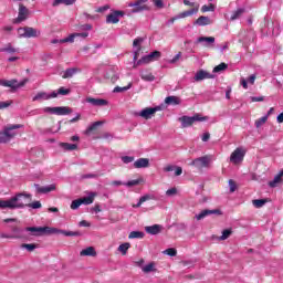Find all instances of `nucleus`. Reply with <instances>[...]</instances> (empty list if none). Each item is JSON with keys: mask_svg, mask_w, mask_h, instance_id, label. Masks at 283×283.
<instances>
[{"mask_svg": "<svg viewBox=\"0 0 283 283\" xmlns=\"http://www.w3.org/2000/svg\"><path fill=\"white\" fill-rule=\"evenodd\" d=\"M76 0H54L52 6L53 8H57V6H74Z\"/></svg>", "mask_w": 283, "mask_h": 283, "instance_id": "obj_29", "label": "nucleus"}, {"mask_svg": "<svg viewBox=\"0 0 283 283\" xmlns=\"http://www.w3.org/2000/svg\"><path fill=\"white\" fill-rule=\"evenodd\" d=\"M153 3L158 8V10H163V8H165V2L163 0H153Z\"/></svg>", "mask_w": 283, "mask_h": 283, "instance_id": "obj_58", "label": "nucleus"}, {"mask_svg": "<svg viewBox=\"0 0 283 283\" xmlns=\"http://www.w3.org/2000/svg\"><path fill=\"white\" fill-rule=\"evenodd\" d=\"M38 193H50L51 191H56V185L52 184L49 186L41 187L39 184H34Z\"/></svg>", "mask_w": 283, "mask_h": 283, "instance_id": "obj_19", "label": "nucleus"}, {"mask_svg": "<svg viewBox=\"0 0 283 283\" xmlns=\"http://www.w3.org/2000/svg\"><path fill=\"white\" fill-rule=\"evenodd\" d=\"M125 187H136L137 185H140V180L134 179L129 180L127 182H124Z\"/></svg>", "mask_w": 283, "mask_h": 283, "instance_id": "obj_53", "label": "nucleus"}, {"mask_svg": "<svg viewBox=\"0 0 283 283\" xmlns=\"http://www.w3.org/2000/svg\"><path fill=\"white\" fill-rule=\"evenodd\" d=\"M196 43H201L203 48H211L216 43V38L213 36H199L196 40Z\"/></svg>", "mask_w": 283, "mask_h": 283, "instance_id": "obj_16", "label": "nucleus"}, {"mask_svg": "<svg viewBox=\"0 0 283 283\" xmlns=\"http://www.w3.org/2000/svg\"><path fill=\"white\" fill-rule=\"evenodd\" d=\"M244 156H247V150H244L242 147H238L234 149V151L230 156V163L233 165H238L244 160Z\"/></svg>", "mask_w": 283, "mask_h": 283, "instance_id": "obj_9", "label": "nucleus"}, {"mask_svg": "<svg viewBox=\"0 0 283 283\" xmlns=\"http://www.w3.org/2000/svg\"><path fill=\"white\" fill-rule=\"evenodd\" d=\"M252 205L255 209H262V207L266 205V199H254Z\"/></svg>", "mask_w": 283, "mask_h": 283, "instance_id": "obj_41", "label": "nucleus"}, {"mask_svg": "<svg viewBox=\"0 0 283 283\" xmlns=\"http://www.w3.org/2000/svg\"><path fill=\"white\" fill-rule=\"evenodd\" d=\"M23 128L21 124H9L4 126L3 130L0 133V145L10 143L14 136H17V129Z\"/></svg>", "mask_w": 283, "mask_h": 283, "instance_id": "obj_2", "label": "nucleus"}, {"mask_svg": "<svg viewBox=\"0 0 283 283\" xmlns=\"http://www.w3.org/2000/svg\"><path fill=\"white\" fill-rule=\"evenodd\" d=\"M24 231H29L31 235H45V233L50 235L52 233H56L59 229L50 227H27Z\"/></svg>", "mask_w": 283, "mask_h": 283, "instance_id": "obj_5", "label": "nucleus"}, {"mask_svg": "<svg viewBox=\"0 0 283 283\" xmlns=\"http://www.w3.org/2000/svg\"><path fill=\"white\" fill-rule=\"evenodd\" d=\"M0 52H4V54H10L11 56H14V54H19V49L14 48L12 43H8L4 48L0 49Z\"/></svg>", "mask_w": 283, "mask_h": 283, "instance_id": "obj_22", "label": "nucleus"}, {"mask_svg": "<svg viewBox=\"0 0 283 283\" xmlns=\"http://www.w3.org/2000/svg\"><path fill=\"white\" fill-rule=\"evenodd\" d=\"M166 105H180V97L168 96L165 98Z\"/></svg>", "mask_w": 283, "mask_h": 283, "instance_id": "obj_36", "label": "nucleus"}, {"mask_svg": "<svg viewBox=\"0 0 283 283\" xmlns=\"http://www.w3.org/2000/svg\"><path fill=\"white\" fill-rule=\"evenodd\" d=\"M175 176H182V167L175 166Z\"/></svg>", "mask_w": 283, "mask_h": 283, "instance_id": "obj_64", "label": "nucleus"}, {"mask_svg": "<svg viewBox=\"0 0 283 283\" xmlns=\"http://www.w3.org/2000/svg\"><path fill=\"white\" fill-rule=\"evenodd\" d=\"M129 240H143V238H145V232L142 231H132L128 234Z\"/></svg>", "mask_w": 283, "mask_h": 283, "instance_id": "obj_35", "label": "nucleus"}, {"mask_svg": "<svg viewBox=\"0 0 283 283\" xmlns=\"http://www.w3.org/2000/svg\"><path fill=\"white\" fill-rule=\"evenodd\" d=\"M280 182H282V179L275 176L272 181H269V187H271L272 189H275V187H277Z\"/></svg>", "mask_w": 283, "mask_h": 283, "instance_id": "obj_45", "label": "nucleus"}, {"mask_svg": "<svg viewBox=\"0 0 283 283\" xmlns=\"http://www.w3.org/2000/svg\"><path fill=\"white\" fill-rule=\"evenodd\" d=\"M32 200V195L27 192H20L13 197H11L9 200H4L6 202V209H24V207H28V203Z\"/></svg>", "mask_w": 283, "mask_h": 283, "instance_id": "obj_1", "label": "nucleus"}, {"mask_svg": "<svg viewBox=\"0 0 283 283\" xmlns=\"http://www.w3.org/2000/svg\"><path fill=\"white\" fill-rule=\"evenodd\" d=\"M81 205H83L81 199L73 200L71 203V209L76 210V209H78V207H81Z\"/></svg>", "mask_w": 283, "mask_h": 283, "instance_id": "obj_56", "label": "nucleus"}, {"mask_svg": "<svg viewBox=\"0 0 283 283\" xmlns=\"http://www.w3.org/2000/svg\"><path fill=\"white\" fill-rule=\"evenodd\" d=\"M78 35V33H72L67 38L61 39V43H74V39Z\"/></svg>", "mask_w": 283, "mask_h": 283, "instance_id": "obj_43", "label": "nucleus"}, {"mask_svg": "<svg viewBox=\"0 0 283 283\" xmlns=\"http://www.w3.org/2000/svg\"><path fill=\"white\" fill-rule=\"evenodd\" d=\"M193 25H199V27L211 25V18L207 15H201L193 22Z\"/></svg>", "mask_w": 283, "mask_h": 283, "instance_id": "obj_24", "label": "nucleus"}, {"mask_svg": "<svg viewBox=\"0 0 283 283\" xmlns=\"http://www.w3.org/2000/svg\"><path fill=\"white\" fill-rule=\"evenodd\" d=\"M164 253L166 254V255H169L170 258H176V255H177V251H176V249H174V248H168V249H166L165 251H164Z\"/></svg>", "mask_w": 283, "mask_h": 283, "instance_id": "obj_47", "label": "nucleus"}, {"mask_svg": "<svg viewBox=\"0 0 283 283\" xmlns=\"http://www.w3.org/2000/svg\"><path fill=\"white\" fill-rule=\"evenodd\" d=\"M247 12V9L244 8H239L234 12H232V15L230 17V21H238Z\"/></svg>", "mask_w": 283, "mask_h": 283, "instance_id": "obj_30", "label": "nucleus"}, {"mask_svg": "<svg viewBox=\"0 0 283 283\" xmlns=\"http://www.w3.org/2000/svg\"><path fill=\"white\" fill-rule=\"evenodd\" d=\"M60 147L64 149V151H74L78 149V145L70 143H60Z\"/></svg>", "mask_w": 283, "mask_h": 283, "instance_id": "obj_31", "label": "nucleus"}, {"mask_svg": "<svg viewBox=\"0 0 283 283\" xmlns=\"http://www.w3.org/2000/svg\"><path fill=\"white\" fill-rule=\"evenodd\" d=\"M144 273H153L154 271H156V264L154 262L148 263L147 265L142 268Z\"/></svg>", "mask_w": 283, "mask_h": 283, "instance_id": "obj_40", "label": "nucleus"}, {"mask_svg": "<svg viewBox=\"0 0 283 283\" xmlns=\"http://www.w3.org/2000/svg\"><path fill=\"white\" fill-rule=\"evenodd\" d=\"M178 193V189L176 187L170 188L166 191V196H168V198H171V196H176Z\"/></svg>", "mask_w": 283, "mask_h": 283, "instance_id": "obj_57", "label": "nucleus"}, {"mask_svg": "<svg viewBox=\"0 0 283 283\" xmlns=\"http://www.w3.org/2000/svg\"><path fill=\"white\" fill-rule=\"evenodd\" d=\"M132 82L127 85V86H124V87H120V86H116L113 92L115 94H119V93H123V92H127L128 90H132Z\"/></svg>", "mask_w": 283, "mask_h": 283, "instance_id": "obj_42", "label": "nucleus"}, {"mask_svg": "<svg viewBox=\"0 0 283 283\" xmlns=\"http://www.w3.org/2000/svg\"><path fill=\"white\" fill-rule=\"evenodd\" d=\"M146 233H149V235H158L160 231H163V226L160 224H154V226H148L145 228Z\"/></svg>", "mask_w": 283, "mask_h": 283, "instance_id": "obj_23", "label": "nucleus"}, {"mask_svg": "<svg viewBox=\"0 0 283 283\" xmlns=\"http://www.w3.org/2000/svg\"><path fill=\"white\" fill-rule=\"evenodd\" d=\"M133 166L135 169H146V167H149V160L147 158H139Z\"/></svg>", "mask_w": 283, "mask_h": 283, "instance_id": "obj_25", "label": "nucleus"}, {"mask_svg": "<svg viewBox=\"0 0 283 283\" xmlns=\"http://www.w3.org/2000/svg\"><path fill=\"white\" fill-rule=\"evenodd\" d=\"M8 229L11 230V233L1 232L0 239L2 240H23L25 235L23 234V228H20L17 224L8 226Z\"/></svg>", "mask_w": 283, "mask_h": 283, "instance_id": "obj_3", "label": "nucleus"}, {"mask_svg": "<svg viewBox=\"0 0 283 283\" xmlns=\"http://www.w3.org/2000/svg\"><path fill=\"white\" fill-rule=\"evenodd\" d=\"M27 207H30L31 209H41L42 205H41V201H34L32 203H28Z\"/></svg>", "mask_w": 283, "mask_h": 283, "instance_id": "obj_59", "label": "nucleus"}, {"mask_svg": "<svg viewBox=\"0 0 283 283\" xmlns=\"http://www.w3.org/2000/svg\"><path fill=\"white\" fill-rule=\"evenodd\" d=\"M25 85V82H18L17 80H10L6 81L3 83V87H11V90H19V87H23Z\"/></svg>", "mask_w": 283, "mask_h": 283, "instance_id": "obj_21", "label": "nucleus"}, {"mask_svg": "<svg viewBox=\"0 0 283 283\" xmlns=\"http://www.w3.org/2000/svg\"><path fill=\"white\" fill-rule=\"evenodd\" d=\"M144 39L143 38H136L133 42V48H134V57L133 61H138V56L140 55V43H143Z\"/></svg>", "mask_w": 283, "mask_h": 283, "instance_id": "obj_18", "label": "nucleus"}, {"mask_svg": "<svg viewBox=\"0 0 283 283\" xmlns=\"http://www.w3.org/2000/svg\"><path fill=\"white\" fill-rule=\"evenodd\" d=\"M30 18V9L25 7L23 3L19 4V10H18V17L13 19L12 23L14 25H19V23H23V21H28Z\"/></svg>", "mask_w": 283, "mask_h": 283, "instance_id": "obj_7", "label": "nucleus"}, {"mask_svg": "<svg viewBox=\"0 0 283 283\" xmlns=\"http://www.w3.org/2000/svg\"><path fill=\"white\" fill-rule=\"evenodd\" d=\"M193 123L198 122V123H202V120H207V117H200L199 114L192 116Z\"/></svg>", "mask_w": 283, "mask_h": 283, "instance_id": "obj_62", "label": "nucleus"}, {"mask_svg": "<svg viewBox=\"0 0 283 283\" xmlns=\"http://www.w3.org/2000/svg\"><path fill=\"white\" fill-rule=\"evenodd\" d=\"M207 78H213V75L205 70H199L193 77L196 83H200V81H205Z\"/></svg>", "mask_w": 283, "mask_h": 283, "instance_id": "obj_17", "label": "nucleus"}, {"mask_svg": "<svg viewBox=\"0 0 283 283\" xmlns=\"http://www.w3.org/2000/svg\"><path fill=\"white\" fill-rule=\"evenodd\" d=\"M140 202H147V200H156V197L154 195H144L143 197L139 198Z\"/></svg>", "mask_w": 283, "mask_h": 283, "instance_id": "obj_54", "label": "nucleus"}, {"mask_svg": "<svg viewBox=\"0 0 283 283\" xmlns=\"http://www.w3.org/2000/svg\"><path fill=\"white\" fill-rule=\"evenodd\" d=\"M42 112H44V114H53L55 116H67L69 114H72V108L69 106H46L42 108Z\"/></svg>", "mask_w": 283, "mask_h": 283, "instance_id": "obj_4", "label": "nucleus"}, {"mask_svg": "<svg viewBox=\"0 0 283 283\" xmlns=\"http://www.w3.org/2000/svg\"><path fill=\"white\" fill-rule=\"evenodd\" d=\"M139 76L142 78V81H146L147 83H151L154 81H156V76H154V74H151V71L145 69V70H142L139 72Z\"/></svg>", "mask_w": 283, "mask_h": 283, "instance_id": "obj_20", "label": "nucleus"}, {"mask_svg": "<svg viewBox=\"0 0 283 283\" xmlns=\"http://www.w3.org/2000/svg\"><path fill=\"white\" fill-rule=\"evenodd\" d=\"M209 163H211V158L209 156H202L192 160L190 165L197 169H205V167H209Z\"/></svg>", "mask_w": 283, "mask_h": 283, "instance_id": "obj_10", "label": "nucleus"}, {"mask_svg": "<svg viewBox=\"0 0 283 283\" xmlns=\"http://www.w3.org/2000/svg\"><path fill=\"white\" fill-rule=\"evenodd\" d=\"M207 216H222V211H220V209H214V210L205 209L198 214H196L195 218L196 220H205Z\"/></svg>", "mask_w": 283, "mask_h": 283, "instance_id": "obj_12", "label": "nucleus"}, {"mask_svg": "<svg viewBox=\"0 0 283 283\" xmlns=\"http://www.w3.org/2000/svg\"><path fill=\"white\" fill-rule=\"evenodd\" d=\"M160 52L159 51H154L148 54V59H151L153 61H156V59H160Z\"/></svg>", "mask_w": 283, "mask_h": 283, "instance_id": "obj_55", "label": "nucleus"}, {"mask_svg": "<svg viewBox=\"0 0 283 283\" xmlns=\"http://www.w3.org/2000/svg\"><path fill=\"white\" fill-rule=\"evenodd\" d=\"M228 67H229V65L227 63L222 62L219 65L214 66L213 73L220 74V72H224V70H227Z\"/></svg>", "mask_w": 283, "mask_h": 283, "instance_id": "obj_39", "label": "nucleus"}, {"mask_svg": "<svg viewBox=\"0 0 283 283\" xmlns=\"http://www.w3.org/2000/svg\"><path fill=\"white\" fill-rule=\"evenodd\" d=\"M229 187H230V193H233L235 189H238L235 181H233L232 179L229 180Z\"/></svg>", "mask_w": 283, "mask_h": 283, "instance_id": "obj_60", "label": "nucleus"}, {"mask_svg": "<svg viewBox=\"0 0 283 283\" xmlns=\"http://www.w3.org/2000/svg\"><path fill=\"white\" fill-rule=\"evenodd\" d=\"M129 247H132V244L129 242L122 243L118 247L119 253H122V255H127V251H129Z\"/></svg>", "mask_w": 283, "mask_h": 283, "instance_id": "obj_38", "label": "nucleus"}, {"mask_svg": "<svg viewBox=\"0 0 283 283\" xmlns=\"http://www.w3.org/2000/svg\"><path fill=\"white\" fill-rule=\"evenodd\" d=\"M52 98H56V93H53V91L51 93L39 92L35 96H33L32 101H50Z\"/></svg>", "mask_w": 283, "mask_h": 283, "instance_id": "obj_14", "label": "nucleus"}, {"mask_svg": "<svg viewBox=\"0 0 283 283\" xmlns=\"http://www.w3.org/2000/svg\"><path fill=\"white\" fill-rule=\"evenodd\" d=\"M180 56H182V53H181V52H179V53L176 54L171 60H169V63H170V64L178 63V61H180Z\"/></svg>", "mask_w": 283, "mask_h": 283, "instance_id": "obj_61", "label": "nucleus"}, {"mask_svg": "<svg viewBox=\"0 0 283 283\" xmlns=\"http://www.w3.org/2000/svg\"><path fill=\"white\" fill-rule=\"evenodd\" d=\"M78 72H81L78 67L66 69L62 74V78H72V76L78 74Z\"/></svg>", "mask_w": 283, "mask_h": 283, "instance_id": "obj_27", "label": "nucleus"}, {"mask_svg": "<svg viewBox=\"0 0 283 283\" xmlns=\"http://www.w3.org/2000/svg\"><path fill=\"white\" fill-rule=\"evenodd\" d=\"M148 0H135L134 2H128L127 7L133 8V14H138V12H145L149 10V7L146 6Z\"/></svg>", "mask_w": 283, "mask_h": 283, "instance_id": "obj_8", "label": "nucleus"}, {"mask_svg": "<svg viewBox=\"0 0 283 283\" xmlns=\"http://www.w3.org/2000/svg\"><path fill=\"white\" fill-rule=\"evenodd\" d=\"M94 198H96L95 192H91L87 197L80 198L82 205H92L94 202Z\"/></svg>", "mask_w": 283, "mask_h": 283, "instance_id": "obj_33", "label": "nucleus"}, {"mask_svg": "<svg viewBox=\"0 0 283 283\" xmlns=\"http://www.w3.org/2000/svg\"><path fill=\"white\" fill-rule=\"evenodd\" d=\"M154 61L149 55L143 56L139 61H137V65H143V63H151Z\"/></svg>", "mask_w": 283, "mask_h": 283, "instance_id": "obj_49", "label": "nucleus"}, {"mask_svg": "<svg viewBox=\"0 0 283 283\" xmlns=\"http://www.w3.org/2000/svg\"><path fill=\"white\" fill-rule=\"evenodd\" d=\"M266 120H269V115H265V116L256 119L255 127H262V125H264V123H266Z\"/></svg>", "mask_w": 283, "mask_h": 283, "instance_id": "obj_46", "label": "nucleus"}, {"mask_svg": "<svg viewBox=\"0 0 283 283\" xmlns=\"http://www.w3.org/2000/svg\"><path fill=\"white\" fill-rule=\"evenodd\" d=\"M12 105V102H0V109H6Z\"/></svg>", "mask_w": 283, "mask_h": 283, "instance_id": "obj_63", "label": "nucleus"}, {"mask_svg": "<svg viewBox=\"0 0 283 283\" xmlns=\"http://www.w3.org/2000/svg\"><path fill=\"white\" fill-rule=\"evenodd\" d=\"M216 10V7L213 4H210V6H202L201 7V12H213Z\"/></svg>", "mask_w": 283, "mask_h": 283, "instance_id": "obj_51", "label": "nucleus"}, {"mask_svg": "<svg viewBox=\"0 0 283 283\" xmlns=\"http://www.w3.org/2000/svg\"><path fill=\"white\" fill-rule=\"evenodd\" d=\"M231 233H233V230L231 229L223 230L222 235L219 237V240H229V238H231Z\"/></svg>", "mask_w": 283, "mask_h": 283, "instance_id": "obj_44", "label": "nucleus"}, {"mask_svg": "<svg viewBox=\"0 0 283 283\" xmlns=\"http://www.w3.org/2000/svg\"><path fill=\"white\" fill-rule=\"evenodd\" d=\"M21 249H27V251H34V249H36V244L23 243V244H21Z\"/></svg>", "mask_w": 283, "mask_h": 283, "instance_id": "obj_48", "label": "nucleus"}, {"mask_svg": "<svg viewBox=\"0 0 283 283\" xmlns=\"http://www.w3.org/2000/svg\"><path fill=\"white\" fill-rule=\"evenodd\" d=\"M99 125H103L102 122H95L93 123L91 126H88V128L86 129V134H91V132H94V129H96V127H98Z\"/></svg>", "mask_w": 283, "mask_h": 283, "instance_id": "obj_50", "label": "nucleus"}, {"mask_svg": "<svg viewBox=\"0 0 283 283\" xmlns=\"http://www.w3.org/2000/svg\"><path fill=\"white\" fill-rule=\"evenodd\" d=\"M192 14H198V7L179 13L177 19H187V17H192Z\"/></svg>", "mask_w": 283, "mask_h": 283, "instance_id": "obj_28", "label": "nucleus"}, {"mask_svg": "<svg viewBox=\"0 0 283 283\" xmlns=\"http://www.w3.org/2000/svg\"><path fill=\"white\" fill-rule=\"evenodd\" d=\"M163 109L161 106H155V107H146L142 109L140 112L135 113V116H139L140 118H144L145 120H151L154 116H156V112H160Z\"/></svg>", "mask_w": 283, "mask_h": 283, "instance_id": "obj_6", "label": "nucleus"}, {"mask_svg": "<svg viewBox=\"0 0 283 283\" xmlns=\"http://www.w3.org/2000/svg\"><path fill=\"white\" fill-rule=\"evenodd\" d=\"M135 158L134 156H123L122 157V163H124V165H129V163H134Z\"/></svg>", "mask_w": 283, "mask_h": 283, "instance_id": "obj_52", "label": "nucleus"}, {"mask_svg": "<svg viewBox=\"0 0 283 283\" xmlns=\"http://www.w3.org/2000/svg\"><path fill=\"white\" fill-rule=\"evenodd\" d=\"M71 93H72V90L65 88L63 86L56 91H53V94H55V98H57L59 96H69V94Z\"/></svg>", "mask_w": 283, "mask_h": 283, "instance_id": "obj_32", "label": "nucleus"}, {"mask_svg": "<svg viewBox=\"0 0 283 283\" xmlns=\"http://www.w3.org/2000/svg\"><path fill=\"white\" fill-rule=\"evenodd\" d=\"M80 255L94 258V255H96V250H94V248H92V247H88V248L82 250L80 252Z\"/></svg>", "mask_w": 283, "mask_h": 283, "instance_id": "obj_34", "label": "nucleus"}, {"mask_svg": "<svg viewBox=\"0 0 283 283\" xmlns=\"http://www.w3.org/2000/svg\"><path fill=\"white\" fill-rule=\"evenodd\" d=\"M179 123H181V127H191L193 125V117H189L187 115H184L179 117Z\"/></svg>", "mask_w": 283, "mask_h": 283, "instance_id": "obj_26", "label": "nucleus"}, {"mask_svg": "<svg viewBox=\"0 0 283 283\" xmlns=\"http://www.w3.org/2000/svg\"><path fill=\"white\" fill-rule=\"evenodd\" d=\"M55 233H62L66 238H73L81 235V232H74V231H65V230H57Z\"/></svg>", "mask_w": 283, "mask_h": 283, "instance_id": "obj_37", "label": "nucleus"}, {"mask_svg": "<svg viewBox=\"0 0 283 283\" xmlns=\"http://www.w3.org/2000/svg\"><path fill=\"white\" fill-rule=\"evenodd\" d=\"M20 32H23L22 36H24V39H36L41 36V31L32 27H23V29H20Z\"/></svg>", "mask_w": 283, "mask_h": 283, "instance_id": "obj_11", "label": "nucleus"}, {"mask_svg": "<svg viewBox=\"0 0 283 283\" xmlns=\"http://www.w3.org/2000/svg\"><path fill=\"white\" fill-rule=\"evenodd\" d=\"M85 103H88L93 107H105V105H109V102H107V99L94 97H86Z\"/></svg>", "mask_w": 283, "mask_h": 283, "instance_id": "obj_13", "label": "nucleus"}, {"mask_svg": "<svg viewBox=\"0 0 283 283\" xmlns=\"http://www.w3.org/2000/svg\"><path fill=\"white\" fill-rule=\"evenodd\" d=\"M120 17H125L124 11H114L106 17V23L116 24L118 21H120Z\"/></svg>", "mask_w": 283, "mask_h": 283, "instance_id": "obj_15", "label": "nucleus"}]
</instances>
